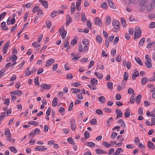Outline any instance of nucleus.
I'll use <instances>...</instances> for the list:
<instances>
[{
    "label": "nucleus",
    "mask_w": 155,
    "mask_h": 155,
    "mask_svg": "<svg viewBox=\"0 0 155 155\" xmlns=\"http://www.w3.org/2000/svg\"><path fill=\"white\" fill-rule=\"evenodd\" d=\"M59 32L61 35L62 38L63 39L65 38L67 34V32L65 31L64 26H62L61 27L59 30Z\"/></svg>",
    "instance_id": "f257e3e1"
},
{
    "label": "nucleus",
    "mask_w": 155,
    "mask_h": 155,
    "mask_svg": "<svg viewBox=\"0 0 155 155\" xmlns=\"http://www.w3.org/2000/svg\"><path fill=\"white\" fill-rule=\"evenodd\" d=\"M112 24L113 26L115 29V31L117 32V30H119L120 28V24L119 21L116 20H113L112 21Z\"/></svg>",
    "instance_id": "f03ea898"
},
{
    "label": "nucleus",
    "mask_w": 155,
    "mask_h": 155,
    "mask_svg": "<svg viewBox=\"0 0 155 155\" xmlns=\"http://www.w3.org/2000/svg\"><path fill=\"white\" fill-rule=\"evenodd\" d=\"M141 34V31L140 28L138 27L135 28L134 36L135 38H138L140 37Z\"/></svg>",
    "instance_id": "7ed1b4c3"
},
{
    "label": "nucleus",
    "mask_w": 155,
    "mask_h": 155,
    "mask_svg": "<svg viewBox=\"0 0 155 155\" xmlns=\"http://www.w3.org/2000/svg\"><path fill=\"white\" fill-rule=\"evenodd\" d=\"M71 129L73 130H75L76 128V121L75 119L72 118L70 121Z\"/></svg>",
    "instance_id": "20e7f679"
},
{
    "label": "nucleus",
    "mask_w": 155,
    "mask_h": 155,
    "mask_svg": "<svg viewBox=\"0 0 155 155\" xmlns=\"http://www.w3.org/2000/svg\"><path fill=\"white\" fill-rule=\"evenodd\" d=\"M10 93L11 94L16 95L18 97L21 96L23 94V93L21 91L17 90L11 91Z\"/></svg>",
    "instance_id": "39448f33"
},
{
    "label": "nucleus",
    "mask_w": 155,
    "mask_h": 155,
    "mask_svg": "<svg viewBox=\"0 0 155 155\" xmlns=\"http://www.w3.org/2000/svg\"><path fill=\"white\" fill-rule=\"evenodd\" d=\"M47 149V148L43 146H38L35 148V151L38 150L41 151H44Z\"/></svg>",
    "instance_id": "423d86ee"
},
{
    "label": "nucleus",
    "mask_w": 155,
    "mask_h": 155,
    "mask_svg": "<svg viewBox=\"0 0 155 155\" xmlns=\"http://www.w3.org/2000/svg\"><path fill=\"white\" fill-rule=\"evenodd\" d=\"M55 61V60L53 58L49 59L46 62L45 64L46 67H48L53 64Z\"/></svg>",
    "instance_id": "0eeeda50"
},
{
    "label": "nucleus",
    "mask_w": 155,
    "mask_h": 155,
    "mask_svg": "<svg viewBox=\"0 0 155 155\" xmlns=\"http://www.w3.org/2000/svg\"><path fill=\"white\" fill-rule=\"evenodd\" d=\"M116 114H117V118L119 117H122L123 113L121 110L119 109H117L116 110Z\"/></svg>",
    "instance_id": "6e6552de"
},
{
    "label": "nucleus",
    "mask_w": 155,
    "mask_h": 155,
    "mask_svg": "<svg viewBox=\"0 0 155 155\" xmlns=\"http://www.w3.org/2000/svg\"><path fill=\"white\" fill-rule=\"evenodd\" d=\"M41 88L44 90L47 89H49L51 87V85L49 84H43L41 85Z\"/></svg>",
    "instance_id": "1a4fd4ad"
},
{
    "label": "nucleus",
    "mask_w": 155,
    "mask_h": 155,
    "mask_svg": "<svg viewBox=\"0 0 155 155\" xmlns=\"http://www.w3.org/2000/svg\"><path fill=\"white\" fill-rule=\"evenodd\" d=\"M95 151L96 153L98 154H106L107 153L105 150L98 148L96 149Z\"/></svg>",
    "instance_id": "9d476101"
},
{
    "label": "nucleus",
    "mask_w": 155,
    "mask_h": 155,
    "mask_svg": "<svg viewBox=\"0 0 155 155\" xmlns=\"http://www.w3.org/2000/svg\"><path fill=\"white\" fill-rule=\"evenodd\" d=\"M72 18L71 16L68 15L66 18V26H68L70 23L71 21Z\"/></svg>",
    "instance_id": "9b49d317"
},
{
    "label": "nucleus",
    "mask_w": 155,
    "mask_h": 155,
    "mask_svg": "<svg viewBox=\"0 0 155 155\" xmlns=\"http://www.w3.org/2000/svg\"><path fill=\"white\" fill-rule=\"evenodd\" d=\"M139 74L137 70L136 69H134V71L133 74L132 75V78L133 79H134L135 77L139 76Z\"/></svg>",
    "instance_id": "f8f14e48"
},
{
    "label": "nucleus",
    "mask_w": 155,
    "mask_h": 155,
    "mask_svg": "<svg viewBox=\"0 0 155 155\" xmlns=\"http://www.w3.org/2000/svg\"><path fill=\"white\" fill-rule=\"evenodd\" d=\"M94 24L97 25H100L102 24V22L99 18L96 17L95 19Z\"/></svg>",
    "instance_id": "ddd939ff"
},
{
    "label": "nucleus",
    "mask_w": 155,
    "mask_h": 155,
    "mask_svg": "<svg viewBox=\"0 0 155 155\" xmlns=\"http://www.w3.org/2000/svg\"><path fill=\"white\" fill-rule=\"evenodd\" d=\"M39 1L41 2L42 5L45 8H48V4L47 1L44 0H39Z\"/></svg>",
    "instance_id": "4468645a"
},
{
    "label": "nucleus",
    "mask_w": 155,
    "mask_h": 155,
    "mask_svg": "<svg viewBox=\"0 0 155 155\" xmlns=\"http://www.w3.org/2000/svg\"><path fill=\"white\" fill-rule=\"evenodd\" d=\"M147 146L149 148L153 150L155 148V146L154 144L151 141H149L148 142Z\"/></svg>",
    "instance_id": "2eb2a0df"
},
{
    "label": "nucleus",
    "mask_w": 155,
    "mask_h": 155,
    "mask_svg": "<svg viewBox=\"0 0 155 155\" xmlns=\"http://www.w3.org/2000/svg\"><path fill=\"white\" fill-rule=\"evenodd\" d=\"M81 3V0H78L76 3V8L78 11H80L81 10V8L80 6Z\"/></svg>",
    "instance_id": "dca6fc26"
},
{
    "label": "nucleus",
    "mask_w": 155,
    "mask_h": 155,
    "mask_svg": "<svg viewBox=\"0 0 155 155\" xmlns=\"http://www.w3.org/2000/svg\"><path fill=\"white\" fill-rule=\"evenodd\" d=\"M142 96L141 94L137 95L136 98V103L137 104H139L141 101Z\"/></svg>",
    "instance_id": "f3484780"
},
{
    "label": "nucleus",
    "mask_w": 155,
    "mask_h": 155,
    "mask_svg": "<svg viewBox=\"0 0 155 155\" xmlns=\"http://www.w3.org/2000/svg\"><path fill=\"white\" fill-rule=\"evenodd\" d=\"M6 23L5 22L3 21L2 22L1 24V29L4 30H7L8 29V28L5 25Z\"/></svg>",
    "instance_id": "a211bd4d"
},
{
    "label": "nucleus",
    "mask_w": 155,
    "mask_h": 155,
    "mask_svg": "<svg viewBox=\"0 0 155 155\" xmlns=\"http://www.w3.org/2000/svg\"><path fill=\"white\" fill-rule=\"evenodd\" d=\"M149 81L148 78L146 77H144L142 78L141 80V83L143 85L145 84Z\"/></svg>",
    "instance_id": "6ab92c4d"
},
{
    "label": "nucleus",
    "mask_w": 155,
    "mask_h": 155,
    "mask_svg": "<svg viewBox=\"0 0 155 155\" xmlns=\"http://www.w3.org/2000/svg\"><path fill=\"white\" fill-rule=\"evenodd\" d=\"M130 115V112L128 108L126 109L124 112V116L125 117H128Z\"/></svg>",
    "instance_id": "aec40b11"
},
{
    "label": "nucleus",
    "mask_w": 155,
    "mask_h": 155,
    "mask_svg": "<svg viewBox=\"0 0 155 155\" xmlns=\"http://www.w3.org/2000/svg\"><path fill=\"white\" fill-rule=\"evenodd\" d=\"M58 102V99L57 98L55 97L54 98L52 102V105L53 107H56Z\"/></svg>",
    "instance_id": "412c9836"
},
{
    "label": "nucleus",
    "mask_w": 155,
    "mask_h": 155,
    "mask_svg": "<svg viewBox=\"0 0 155 155\" xmlns=\"http://www.w3.org/2000/svg\"><path fill=\"white\" fill-rule=\"evenodd\" d=\"M145 41V38H142L139 42V47H142L143 46V43Z\"/></svg>",
    "instance_id": "4be33fe9"
},
{
    "label": "nucleus",
    "mask_w": 155,
    "mask_h": 155,
    "mask_svg": "<svg viewBox=\"0 0 155 155\" xmlns=\"http://www.w3.org/2000/svg\"><path fill=\"white\" fill-rule=\"evenodd\" d=\"M111 21V19L110 16L108 15L106 17L105 21L106 24L107 25H108L110 23Z\"/></svg>",
    "instance_id": "5701e85b"
},
{
    "label": "nucleus",
    "mask_w": 155,
    "mask_h": 155,
    "mask_svg": "<svg viewBox=\"0 0 155 155\" xmlns=\"http://www.w3.org/2000/svg\"><path fill=\"white\" fill-rule=\"evenodd\" d=\"M71 12L74 13L75 9V4L74 2H73L71 6Z\"/></svg>",
    "instance_id": "b1692460"
},
{
    "label": "nucleus",
    "mask_w": 155,
    "mask_h": 155,
    "mask_svg": "<svg viewBox=\"0 0 155 155\" xmlns=\"http://www.w3.org/2000/svg\"><path fill=\"white\" fill-rule=\"evenodd\" d=\"M8 148L11 152L14 153H17V150L14 146H10L8 147Z\"/></svg>",
    "instance_id": "393cba45"
},
{
    "label": "nucleus",
    "mask_w": 155,
    "mask_h": 155,
    "mask_svg": "<svg viewBox=\"0 0 155 155\" xmlns=\"http://www.w3.org/2000/svg\"><path fill=\"white\" fill-rule=\"evenodd\" d=\"M68 40V39L67 41H65L63 44L64 47L66 48L68 50L69 49L70 47Z\"/></svg>",
    "instance_id": "a878e982"
},
{
    "label": "nucleus",
    "mask_w": 155,
    "mask_h": 155,
    "mask_svg": "<svg viewBox=\"0 0 155 155\" xmlns=\"http://www.w3.org/2000/svg\"><path fill=\"white\" fill-rule=\"evenodd\" d=\"M113 118L112 117H110L107 120L106 122V125L107 126H109L111 124L113 121Z\"/></svg>",
    "instance_id": "bb28decb"
},
{
    "label": "nucleus",
    "mask_w": 155,
    "mask_h": 155,
    "mask_svg": "<svg viewBox=\"0 0 155 155\" xmlns=\"http://www.w3.org/2000/svg\"><path fill=\"white\" fill-rule=\"evenodd\" d=\"M118 124H120V126L123 127H125V124L124 120L122 119H119L118 120Z\"/></svg>",
    "instance_id": "cd10ccee"
},
{
    "label": "nucleus",
    "mask_w": 155,
    "mask_h": 155,
    "mask_svg": "<svg viewBox=\"0 0 155 155\" xmlns=\"http://www.w3.org/2000/svg\"><path fill=\"white\" fill-rule=\"evenodd\" d=\"M4 134L5 135L6 137L8 136L11 135V134H10V130L9 128H7L5 129V130Z\"/></svg>",
    "instance_id": "c85d7f7f"
},
{
    "label": "nucleus",
    "mask_w": 155,
    "mask_h": 155,
    "mask_svg": "<svg viewBox=\"0 0 155 155\" xmlns=\"http://www.w3.org/2000/svg\"><path fill=\"white\" fill-rule=\"evenodd\" d=\"M108 3H109L110 7L113 9L116 8L115 5L111 2V0H107Z\"/></svg>",
    "instance_id": "c756f323"
},
{
    "label": "nucleus",
    "mask_w": 155,
    "mask_h": 155,
    "mask_svg": "<svg viewBox=\"0 0 155 155\" xmlns=\"http://www.w3.org/2000/svg\"><path fill=\"white\" fill-rule=\"evenodd\" d=\"M101 7L104 9H107V3L105 2H102L101 5Z\"/></svg>",
    "instance_id": "7c9ffc66"
},
{
    "label": "nucleus",
    "mask_w": 155,
    "mask_h": 155,
    "mask_svg": "<svg viewBox=\"0 0 155 155\" xmlns=\"http://www.w3.org/2000/svg\"><path fill=\"white\" fill-rule=\"evenodd\" d=\"M91 83L92 84H95L97 85V80L95 78H92L90 80Z\"/></svg>",
    "instance_id": "2f4dec72"
},
{
    "label": "nucleus",
    "mask_w": 155,
    "mask_h": 155,
    "mask_svg": "<svg viewBox=\"0 0 155 155\" xmlns=\"http://www.w3.org/2000/svg\"><path fill=\"white\" fill-rule=\"evenodd\" d=\"M94 74L97 77L101 79L103 77V75L102 74L95 72Z\"/></svg>",
    "instance_id": "473e14b6"
},
{
    "label": "nucleus",
    "mask_w": 155,
    "mask_h": 155,
    "mask_svg": "<svg viewBox=\"0 0 155 155\" xmlns=\"http://www.w3.org/2000/svg\"><path fill=\"white\" fill-rule=\"evenodd\" d=\"M71 55L73 57L72 59V60L73 61L78 60L80 58V57H78L77 55H76L73 53L71 54Z\"/></svg>",
    "instance_id": "72a5a7b5"
},
{
    "label": "nucleus",
    "mask_w": 155,
    "mask_h": 155,
    "mask_svg": "<svg viewBox=\"0 0 155 155\" xmlns=\"http://www.w3.org/2000/svg\"><path fill=\"white\" fill-rule=\"evenodd\" d=\"M45 23L47 27L48 28H50L51 26V21L49 20H47L45 21Z\"/></svg>",
    "instance_id": "f704fd0d"
},
{
    "label": "nucleus",
    "mask_w": 155,
    "mask_h": 155,
    "mask_svg": "<svg viewBox=\"0 0 155 155\" xmlns=\"http://www.w3.org/2000/svg\"><path fill=\"white\" fill-rule=\"evenodd\" d=\"M72 93L74 94H76L81 91V90L76 88H72L71 89Z\"/></svg>",
    "instance_id": "c9c22d12"
},
{
    "label": "nucleus",
    "mask_w": 155,
    "mask_h": 155,
    "mask_svg": "<svg viewBox=\"0 0 155 155\" xmlns=\"http://www.w3.org/2000/svg\"><path fill=\"white\" fill-rule=\"evenodd\" d=\"M154 5L151 4H149L147 7V10L148 11H151L154 8Z\"/></svg>",
    "instance_id": "e433bc0d"
},
{
    "label": "nucleus",
    "mask_w": 155,
    "mask_h": 155,
    "mask_svg": "<svg viewBox=\"0 0 155 155\" xmlns=\"http://www.w3.org/2000/svg\"><path fill=\"white\" fill-rule=\"evenodd\" d=\"M107 87L108 89H112L113 88V84L111 82H109L107 83Z\"/></svg>",
    "instance_id": "4c0bfd02"
},
{
    "label": "nucleus",
    "mask_w": 155,
    "mask_h": 155,
    "mask_svg": "<svg viewBox=\"0 0 155 155\" xmlns=\"http://www.w3.org/2000/svg\"><path fill=\"white\" fill-rule=\"evenodd\" d=\"M151 61H146L145 64L146 66L149 68H151L152 67V64L151 63Z\"/></svg>",
    "instance_id": "58836bf2"
},
{
    "label": "nucleus",
    "mask_w": 155,
    "mask_h": 155,
    "mask_svg": "<svg viewBox=\"0 0 155 155\" xmlns=\"http://www.w3.org/2000/svg\"><path fill=\"white\" fill-rule=\"evenodd\" d=\"M102 144L106 148H109L111 146V144H109L106 141L102 143Z\"/></svg>",
    "instance_id": "ea45409f"
},
{
    "label": "nucleus",
    "mask_w": 155,
    "mask_h": 155,
    "mask_svg": "<svg viewBox=\"0 0 155 155\" xmlns=\"http://www.w3.org/2000/svg\"><path fill=\"white\" fill-rule=\"evenodd\" d=\"M81 21L83 22H84L86 21V18L84 13L83 12L81 14Z\"/></svg>",
    "instance_id": "a19ab883"
},
{
    "label": "nucleus",
    "mask_w": 155,
    "mask_h": 155,
    "mask_svg": "<svg viewBox=\"0 0 155 155\" xmlns=\"http://www.w3.org/2000/svg\"><path fill=\"white\" fill-rule=\"evenodd\" d=\"M100 102L102 103H104L105 102V98L104 97L102 96L99 98Z\"/></svg>",
    "instance_id": "79ce46f5"
},
{
    "label": "nucleus",
    "mask_w": 155,
    "mask_h": 155,
    "mask_svg": "<svg viewBox=\"0 0 155 155\" xmlns=\"http://www.w3.org/2000/svg\"><path fill=\"white\" fill-rule=\"evenodd\" d=\"M96 41L100 43H101L102 42V39L100 35H97L96 37Z\"/></svg>",
    "instance_id": "37998d69"
},
{
    "label": "nucleus",
    "mask_w": 155,
    "mask_h": 155,
    "mask_svg": "<svg viewBox=\"0 0 155 155\" xmlns=\"http://www.w3.org/2000/svg\"><path fill=\"white\" fill-rule=\"evenodd\" d=\"M135 95V94H133L131 95V96L130 97V101L131 103L134 104L135 101L134 98Z\"/></svg>",
    "instance_id": "c03bdc74"
},
{
    "label": "nucleus",
    "mask_w": 155,
    "mask_h": 155,
    "mask_svg": "<svg viewBox=\"0 0 155 155\" xmlns=\"http://www.w3.org/2000/svg\"><path fill=\"white\" fill-rule=\"evenodd\" d=\"M67 141L69 143L73 145L75 144L74 142V141L73 138L71 137L68 138L67 139Z\"/></svg>",
    "instance_id": "a18cd8bd"
},
{
    "label": "nucleus",
    "mask_w": 155,
    "mask_h": 155,
    "mask_svg": "<svg viewBox=\"0 0 155 155\" xmlns=\"http://www.w3.org/2000/svg\"><path fill=\"white\" fill-rule=\"evenodd\" d=\"M87 86L90 88L91 89L93 90H95L97 89L96 86L93 84L91 85L88 84Z\"/></svg>",
    "instance_id": "49530a36"
},
{
    "label": "nucleus",
    "mask_w": 155,
    "mask_h": 155,
    "mask_svg": "<svg viewBox=\"0 0 155 155\" xmlns=\"http://www.w3.org/2000/svg\"><path fill=\"white\" fill-rule=\"evenodd\" d=\"M135 60L140 65H143V64L141 62V60L138 57L135 58Z\"/></svg>",
    "instance_id": "de8ad7c7"
},
{
    "label": "nucleus",
    "mask_w": 155,
    "mask_h": 155,
    "mask_svg": "<svg viewBox=\"0 0 155 155\" xmlns=\"http://www.w3.org/2000/svg\"><path fill=\"white\" fill-rule=\"evenodd\" d=\"M87 144L88 146L91 147H94L95 145V143L93 142H88L87 143Z\"/></svg>",
    "instance_id": "09e8293b"
},
{
    "label": "nucleus",
    "mask_w": 155,
    "mask_h": 155,
    "mask_svg": "<svg viewBox=\"0 0 155 155\" xmlns=\"http://www.w3.org/2000/svg\"><path fill=\"white\" fill-rule=\"evenodd\" d=\"M12 59V61L14 62L15 61L17 58V56L15 54H13L12 57H11Z\"/></svg>",
    "instance_id": "8fccbe9b"
},
{
    "label": "nucleus",
    "mask_w": 155,
    "mask_h": 155,
    "mask_svg": "<svg viewBox=\"0 0 155 155\" xmlns=\"http://www.w3.org/2000/svg\"><path fill=\"white\" fill-rule=\"evenodd\" d=\"M6 113L3 112L1 113L0 115V120H2L5 117Z\"/></svg>",
    "instance_id": "3c124183"
},
{
    "label": "nucleus",
    "mask_w": 155,
    "mask_h": 155,
    "mask_svg": "<svg viewBox=\"0 0 155 155\" xmlns=\"http://www.w3.org/2000/svg\"><path fill=\"white\" fill-rule=\"evenodd\" d=\"M28 124L30 125L36 126L38 124V123L36 121H31L28 122Z\"/></svg>",
    "instance_id": "603ef678"
},
{
    "label": "nucleus",
    "mask_w": 155,
    "mask_h": 155,
    "mask_svg": "<svg viewBox=\"0 0 155 155\" xmlns=\"http://www.w3.org/2000/svg\"><path fill=\"white\" fill-rule=\"evenodd\" d=\"M84 136L85 139L88 138L90 137V134L89 132L88 131H86L84 133Z\"/></svg>",
    "instance_id": "864d4df0"
},
{
    "label": "nucleus",
    "mask_w": 155,
    "mask_h": 155,
    "mask_svg": "<svg viewBox=\"0 0 155 155\" xmlns=\"http://www.w3.org/2000/svg\"><path fill=\"white\" fill-rule=\"evenodd\" d=\"M96 113L99 115H102L103 114V113L102 111L100 109H97L96 110Z\"/></svg>",
    "instance_id": "5fc2aeb1"
},
{
    "label": "nucleus",
    "mask_w": 155,
    "mask_h": 155,
    "mask_svg": "<svg viewBox=\"0 0 155 155\" xmlns=\"http://www.w3.org/2000/svg\"><path fill=\"white\" fill-rule=\"evenodd\" d=\"M39 78L37 77L35 79L34 83L36 85H38L39 84V82L38 81Z\"/></svg>",
    "instance_id": "6e6d98bb"
},
{
    "label": "nucleus",
    "mask_w": 155,
    "mask_h": 155,
    "mask_svg": "<svg viewBox=\"0 0 155 155\" xmlns=\"http://www.w3.org/2000/svg\"><path fill=\"white\" fill-rule=\"evenodd\" d=\"M148 0H141L140 2V4L142 5H146Z\"/></svg>",
    "instance_id": "4d7b16f0"
},
{
    "label": "nucleus",
    "mask_w": 155,
    "mask_h": 155,
    "mask_svg": "<svg viewBox=\"0 0 155 155\" xmlns=\"http://www.w3.org/2000/svg\"><path fill=\"white\" fill-rule=\"evenodd\" d=\"M51 110V108L49 107L46 112V114L47 116H48L50 114V113Z\"/></svg>",
    "instance_id": "13d9d810"
},
{
    "label": "nucleus",
    "mask_w": 155,
    "mask_h": 155,
    "mask_svg": "<svg viewBox=\"0 0 155 155\" xmlns=\"http://www.w3.org/2000/svg\"><path fill=\"white\" fill-rule=\"evenodd\" d=\"M58 12L56 11H53L51 14L50 16L52 18L54 17L57 15Z\"/></svg>",
    "instance_id": "bf43d9fd"
},
{
    "label": "nucleus",
    "mask_w": 155,
    "mask_h": 155,
    "mask_svg": "<svg viewBox=\"0 0 155 155\" xmlns=\"http://www.w3.org/2000/svg\"><path fill=\"white\" fill-rule=\"evenodd\" d=\"M87 25L88 27L90 28L91 29L92 28V26H91V22L90 20H88L87 21Z\"/></svg>",
    "instance_id": "052dcab7"
},
{
    "label": "nucleus",
    "mask_w": 155,
    "mask_h": 155,
    "mask_svg": "<svg viewBox=\"0 0 155 155\" xmlns=\"http://www.w3.org/2000/svg\"><path fill=\"white\" fill-rule=\"evenodd\" d=\"M10 101V99L9 98H7L5 100L4 102L5 104H6L7 106L9 105V103Z\"/></svg>",
    "instance_id": "680f3d73"
},
{
    "label": "nucleus",
    "mask_w": 155,
    "mask_h": 155,
    "mask_svg": "<svg viewBox=\"0 0 155 155\" xmlns=\"http://www.w3.org/2000/svg\"><path fill=\"white\" fill-rule=\"evenodd\" d=\"M145 58L146 60V61H151V60L148 54L145 55Z\"/></svg>",
    "instance_id": "e2e57ef3"
},
{
    "label": "nucleus",
    "mask_w": 155,
    "mask_h": 155,
    "mask_svg": "<svg viewBox=\"0 0 155 155\" xmlns=\"http://www.w3.org/2000/svg\"><path fill=\"white\" fill-rule=\"evenodd\" d=\"M90 123L94 125L97 124V120L95 119H92L90 121Z\"/></svg>",
    "instance_id": "0e129e2a"
},
{
    "label": "nucleus",
    "mask_w": 155,
    "mask_h": 155,
    "mask_svg": "<svg viewBox=\"0 0 155 155\" xmlns=\"http://www.w3.org/2000/svg\"><path fill=\"white\" fill-rule=\"evenodd\" d=\"M117 135V133L115 132H113L111 135V137L112 139H114Z\"/></svg>",
    "instance_id": "69168bd1"
},
{
    "label": "nucleus",
    "mask_w": 155,
    "mask_h": 155,
    "mask_svg": "<svg viewBox=\"0 0 155 155\" xmlns=\"http://www.w3.org/2000/svg\"><path fill=\"white\" fill-rule=\"evenodd\" d=\"M82 43L84 45H87L89 44L88 41L86 39H84L82 41Z\"/></svg>",
    "instance_id": "338daca9"
},
{
    "label": "nucleus",
    "mask_w": 155,
    "mask_h": 155,
    "mask_svg": "<svg viewBox=\"0 0 155 155\" xmlns=\"http://www.w3.org/2000/svg\"><path fill=\"white\" fill-rule=\"evenodd\" d=\"M150 81H155V72L153 73V76L150 78Z\"/></svg>",
    "instance_id": "774afa93"
}]
</instances>
